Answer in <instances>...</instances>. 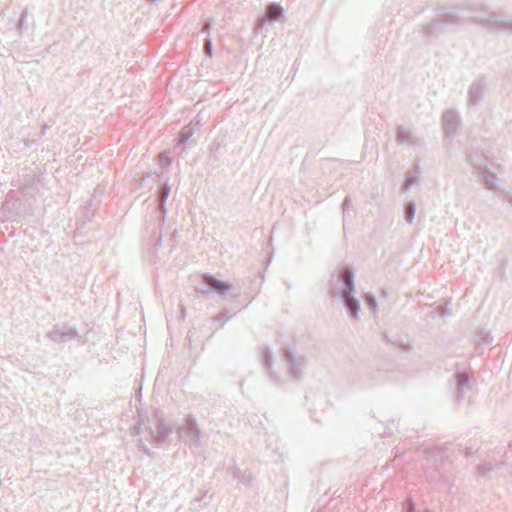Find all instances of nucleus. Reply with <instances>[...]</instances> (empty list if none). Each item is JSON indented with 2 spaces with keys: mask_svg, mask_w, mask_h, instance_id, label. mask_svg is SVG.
Returning <instances> with one entry per match:
<instances>
[{
  "mask_svg": "<svg viewBox=\"0 0 512 512\" xmlns=\"http://www.w3.org/2000/svg\"><path fill=\"white\" fill-rule=\"evenodd\" d=\"M206 283L213 287L214 289H216L217 291L219 292H222V291H225L228 289V285L222 281H219V280H216L214 279L213 277L209 276V277H206Z\"/></svg>",
  "mask_w": 512,
  "mask_h": 512,
  "instance_id": "nucleus-1",
  "label": "nucleus"
},
{
  "mask_svg": "<svg viewBox=\"0 0 512 512\" xmlns=\"http://www.w3.org/2000/svg\"><path fill=\"white\" fill-rule=\"evenodd\" d=\"M282 9L277 5H270L267 8L266 15L269 20H276L281 16Z\"/></svg>",
  "mask_w": 512,
  "mask_h": 512,
  "instance_id": "nucleus-2",
  "label": "nucleus"
}]
</instances>
